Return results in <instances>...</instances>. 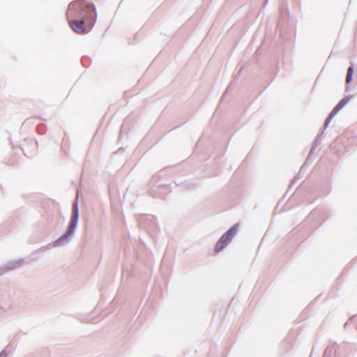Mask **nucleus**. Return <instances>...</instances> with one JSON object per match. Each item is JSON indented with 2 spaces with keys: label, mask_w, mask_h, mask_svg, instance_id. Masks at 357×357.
Returning a JSON list of instances; mask_svg holds the SVG:
<instances>
[{
  "label": "nucleus",
  "mask_w": 357,
  "mask_h": 357,
  "mask_svg": "<svg viewBox=\"0 0 357 357\" xmlns=\"http://www.w3.org/2000/svg\"><path fill=\"white\" fill-rule=\"evenodd\" d=\"M349 100V98H344L342 100H341L339 102V103L335 107L331 115L333 116L337 114L346 104L348 103Z\"/></svg>",
  "instance_id": "nucleus-7"
},
{
  "label": "nucleus",
  "mask_w": 357,
  "mask_h": 357,
  "mask_svg": "<svg viewBox=\"0 0 357 357\" xmlns=\"http://www.w3.org/2000/svg\"><path fill=\"white\" fill-rule=\"evenodd\" d=\"M353 73H354V68H353V66H350L348 68L347 74V77H346V82L347 84L351 82V81L352 79Z\"/></svg>",
  "instance_id": "nucleus-8"
},
{
  "label": "nucleus",
  "mask_w": 357,
  "mask_h": 357,
  "mask_svg": "<svg viewBox=\"0 0 357 357\" xmlns=\"http://www.w3.org/2000/svg\"><path fill=\"white\" fill-rule=\"evenodd\" d=\"M78 220V208L77 204H75L73 206V214L70 220V222L68 227V231L66 234H64L59 241H63L66 239L68 236L71 235L74 231L75 227L77 223Z\"/></svg>",
  "instance_id": "nucleus-3"
},
{
  "label": "nucleus",
  "mask_w": 357,
  "mask_h": 357,
  "mask_svg": "<svg viewBox=\"0 0 357 357\" xmlns=\"http://www.w3.org/2000/svg\"><path fill=\"white\" fill-rule=\"evenodd\" d=\"M0 357H4V356H3V354H0Z\"/></svg>",
  "instance_id": "nucleus-9"
},
{
  "label": "nucleus",
  "mask_w": 357,
  "mask_h": 357,
  "mask_svg": "<svg viewBox=\"0 0 357 357\" xmlns=\"http://www.w3.org/2000/svg\"><path fill=\"white\" fill-rule=\"evenodd\" d=\"M349 100V98H344L342 100H341L339 102V103L335 107L331 115L333 116L337 114L346 104L348 103Z\"/></svg>",
  "instance_id": "nucleus-5"
},
{
  "label": "nucleus",
  "mask_w": 357,
  "mask_h": 357,
  "mask_svg": "<svg viewBox=\"0 0 357 357\" xmlns=\"http://www.w3.org/2000/svg\"><path fill=\"white\" fill-rule=\"evenodd\" d=\"M66 15L70 28L82 34L93 26L97 13L93 4L84 0H76L69 4Z\"/></svg>",
  "instance_id": "nucleus-1"
},
{
  "label": "nucleus",
  "mask_w": 357,
  "mask_h": 357,
  "mask_svg": "<svg viewBox=\"0 0 357 357\" xmlns=\"http://www.w3.org/2000/svg\"><path fill=\"white\" fill-rule=\"evenodd\" d=\"M349 100V98H344L342 100H341L339 102V103L335 107L331 115L333 116L337 114L346 104L348 103Z\"/></svg>",
  "instance_id": "nucleus-4"
},
{
  "label": "nucleus",
  "mask_w": 357,
  "mask_h": 357,
  "mask_svg": "<svg viewBox=\"0 0 357 357\" xmlns=\"http://www.w3.org/2000/svg\"><path fill=\"white\" fill-rule=\"evenodd\" d=\"M349 100V98H344L342 100H341L339 102V103L335 107L331 115L333 116L337 114L346 104L348 103Z\"/></svg>",
  "instance_id": "nucleus-6"
},
{
  "label": "nucleus",
  "mask_w": 357,
  "mask_h": 357,
  "mask_svg": "<svg viewBox=\"0 0 357 357\" xmlns=\"http://www.w3.org/2000/svg\"><path fill=\"white\" fill-rule=\"evenodd\" d=\"M237 231L236 226L232 227L229 230L225 233L220 239L218 241L215 247V252H220L231 241Z\"/></svg>",
  "instance_id": "nucleus-2"
}]
</instances>
